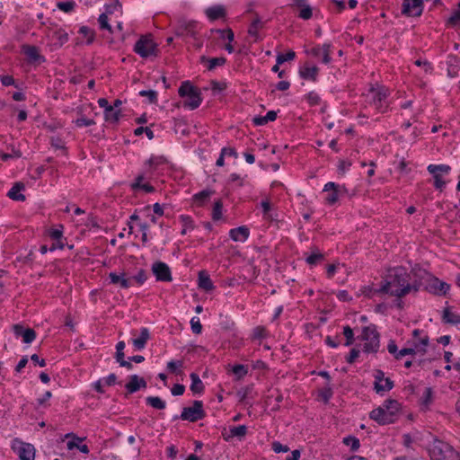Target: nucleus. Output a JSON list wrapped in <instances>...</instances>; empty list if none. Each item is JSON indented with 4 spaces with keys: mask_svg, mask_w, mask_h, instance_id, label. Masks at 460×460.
<instances>
[{
    "mask_svg": "<svg viewBox=\"0 0 460 460\" xmlns=\"http://www.w3.org/2000/svg\"><path fill=\"white\" fill-rule=\"evenodd\" d=\"M378 291L402 298L410 293V275L403 268H395L387 276Z\"/></svg>",
    "mask_w": 460,
    "mask_h": 460,
    "instance_id": "obj_1",
    "label": "nucleus"
},
{
    "mask_svg": "<svg viewBox=\"0 0 460 460\" xmlns=\"http://www.w3.org/2000/svg\"><path fill=\"white\" fill-rule=\"evenodd\" d=\"M400 415V403L394 399L385 400L383 404L369 413V418L379 425L394 423Z\"/></svg>",
    "mask_w": 460,
    "mask_h": 460,
    "instance_id": "obj_2",
    "label": "nucleus"
},
{
    "mask_svg": "<svg viewBox=\"0 0 460 460\" xmlns=\"http://www.w3.org/2000/svg\"><path fill=\"white\" fill-rule=\"evenodd\" d=\"M431 460H460V455L448 443L435 439L429 447Z\"/></svg>",
    "mask_w": 460,
    "mask_h": 460,
    "instance_id": "obj_3",
    "label": "nucleus"
},
{
    "mask_svg": "<svg viewBox=\"0 0 460 460\" xmlns=\"http://www.w3.org/2000/svg\"><path fill=\"white\" fill-rule=\"evenodd\" d=\"M418 276L424 279L425 287L424 289L430 294L438 296H445L450 289V285L445 281L440 280L437 277H434L426 270H420Z\"/></svg>",
    "mask_w": 460,
    "mask_h": 460,
    "instance_id": "obj_4",
    "label": "nucleus"
},
{
    "mask_svg": "<svg viewBox=\"0 0 460 460\" xmlns=\"http://www.w3.org/2000/svg\"><path fill=\"white\" fill-rule=\"evenodd\" d=\"M178 93L181 97L188 98L184 101L183 107L191 111L199 107L202 102L200 90L193 86L190 81H184L181 83L178 90Z\"/></svg>",
    "mask_w": 460,
    "mask_h": 460,
    "instance_id": "obj_5",
    "label": "nucleus"
},
{
    "mask_svg": "<svg viewBox=\"0 0 460 460\" xmlns=\"http://www.w3.org/2000/svg\"><path fill=\"white\" fill-rule=\"evenodd\" d=\"M388 94L389 91L385 86H371L366 95V102L374 106L378 112L384 113L388 109L386 102Z\"/></svg>",
    "mask_w": 460,
    "mask_h": 460,
    "instance_id": "obj_6",
    "label": "nucleus"
},
{
    "mask_svg": "<svg viewBox=\"0 0 460 460\" xmlns=\"http://www.w3.org/2000/svg\"><path fill=\"white\" fill-rule=\"evenodd\" d=\"M361 340L364 341L363 351L365 353L377 352L380 341L379 333L375 325L366 326L362 330Z\"/></svg>",
    "mask_w": 460,
    "mask_h": 460,
    "instance_id": "obj_7",
    "label": "nucleus"
},
{
    "mask_svg": "<svg viewBox=\"0 0 460 460\" xmlns=\"http://www.w3.org/2000/svg\"><path fill=\"white\" fill-rule=\"evenodd\" d=\"M134 51L143 58L157 56V44L150 35L141 36L134 46Z\"/></svg>",
    "mask_w": 460,
    "mask_h": 460,
    "instance_id": "obj_8",
    "label": "nucleus"
},
{
    "mask_svg": "<svg viewBox=\"0 0 460 460\" xmlns=\"http://www.w3.org/2000/svg\"><path fill=\"white\" fill-rule=\"evenodd\" d=\"M427 170L434 179L433 185L435 189L442 192L447 185V181L443 180V176L450 173L451 167L447 164H429Z\"/></svg>",
    "mask_w": 460,
    "mask_h": 460,
    "instance_id": "obj_9",
    "label": "nucleus"
},
{
    "mask_svg": "<svg viewBox=\"0 0 460 460\" xmlns=\"http://www.w3.org/2000/svg\"><path fill=\"white\" fill-rule=\"evenodd\" d=\"M206 416V412L203 409L202 401H194L192 406L184 407L181 413L180 418L182 420H188L190 422H196L198 420H203Z\"/></svg>",
    "mask_w": 460,
    "mask_h": 460,
    "instance_id": "obj_10",
    "label": "nucleus"
},
{
    "mask_svg": "<svg viewBox=\"0 0 460 460\" xmlns=\"http://www.w3.org/2000/svg\"><path fill=\"white\" fill-rule=\"evenodd\" d=\"M374 390L377 394L383 395L385 392H389L394 386V383L389 377L385 376V373L381 369H376L374 372Z\"/></svg>",
    "mask_w": 460,
    "mask_h": 460,
    "instance_id": "obj_11",
    "label": "nucleus"
},
{
    "mask_svg": "<svg viewBox=\"0 0 460 460\" xmlns=\"http://www.w3.org/2000/svg\"><path fill=\"white\" fill-rule=\"evenodd\" d=\"M423 11L422 0H403L402 13L409 17H419Z\"/></svg>",
    "mask_w": 460,
    "mask_h": 460,
    "instance_id": "obj_12",
    "label": "nucleus"
},
{
    "mask_svg": "<svg viewBox=\"0 0 460 460\" xmlns=\"http://www.w3.org/2000/svg\"><path fill=\"white\" fill-rule=\"evenodd\" d=\"M152 270L158 281L170 282L172 279L171 270L164 262H155L152 266Z\"/></svg>",
    "mask_w": 460,
    "mask_h": 460,
    "instance_id": "obj_13",
    "label": "nucleus"
},
{
    "mask_svg": "<svg viewBox=\"0 0 460 460\" xmlns=\"http://www.w3.org/2000/svg\"><path fill=\"white\" fill-rule=\"evenodd\" d=\"M290 6L299 10L297 16L302 20L307 21L313 16V8L308 0H292Z\"/></svg>",
    "mask_w": 460,
    "mask_h": 460,
    "instance_id": "obj_14",
    "label": "nucleus"
},
{
    "mask_svg": "<svg viewBox=\"0 0 460 460\" xmlns=\"http://www.w3.org/2000/svg\"><path fill=\"white\" fill-rule=\"evenodd\" d=\"M48 37L52 40L54 46L60 48L68 41V33L61 29L49 30Z\"/></svg>",
    "mask_w": 460,
    "mask_h": 460,
    "instance_id": "obj_15",
    "label": "nucleus"
},
{
    "mask_svg": "<svg viewBox=\"0 0 460 460\" xmlns=\"http://www.w3.org/2000/svg\"><path fill=\"white\" fill-rule=\"evenodd\" d=\"M13 330L16 337H22L24 343H31L36 338V332L33 329L24 328L21 324H14Z\"/></svg>",
    "mask_w": 460,
    "mask_h": 460,
    "instance_id": "obj_16",
    "label": "nucleus"
},
{
    "mask_svg": "<svg viewBox=\"0 0 460 460\" xmlns=\"http://www.w3.org/2000/svg\"><path fill=\"white\" fill-rule=\"evenodd\" d=\"M108 278L111 284L117 285L121 288H129L132 287V279L128 278L125 272H111Z\"/></svg>",
    "mask_w": 460,
    "mask_h": 460,
    "instance_id": "obj_17",
    "label": "nucleus"
},
{
    "mask_svg": "<svg viewBox=\"0 0 460 460\" xmlns=\"http://www.w3.org/2000/svg\"><path fill=\"white\" fill-rule=\"evenodd\" d=\"M22 51L31 63L41 64L46 61L45 58L40 54L39 49L32 45L22 46Z\"/></svg>",
    "mask_w": 460,
    "mask_h": 460,
    "instance_id": "obj_18",
    "label": "nucleus"
},
{
    "mask_svg": "<svg viewBox=\"0 0 460 460\" xmlns=\"http://www.w3.org/2000/svg\"><path fill=\"white\" fill-rule=\"evenodd\" d=\"M16 451L20 460H34L35 458V448L30 443L20 442Z\"/></svg>",
    "mask_w": 460,
    "mask_h": 460,
    "instance_id": "obj_19",
    "label": "nucleus"
},
{
    "mask_svg": "<svg viewBox=\"0 0 460 460\" xmlns=\"http://www.w3.org/2000/svg\"><path fill=\"white\" fill-rule=\"evenodd\" d=\"M197 22L194 21H182L181 22L177 33L182 36H190L195 38Z\"/></svg>",
    "mask_w": 460,
    "mask_h": 460,
    "instance_id": "obj_20",
    "label": "nucleus"
},
{
    "mask_svg": "<svg viewBox=\"0 0 460 460\" xmlns=\"http://www.w3.org/2000/svg\"><path fill=\"white\" fill-rule=\"evenodd\" d=\"M249 229L244 226L233 228L229 232L230 238L234 242H244L249 237Z\"/></svg>",
    "mask_w": 460,
    "mask_h": 460,
    "instance_id": "obj_21",
    "label": "nucleus"
},
{
    "mask_svg": "<svg viewBox=\"0 0 460 460\" xmlns=\"http://www.w3.org/2000/svg\"><path fill=\"white\" fill-rule=\"evenodd\" d=\"M150 339L149 330L146 327L141 328L138 338L133 339L132 343L137 350L145 349L147 341Z\"/></svg>",
    "mask_w": 460,
    "mask_h": 460,
    "instance_id": "obj_22",
    "label": "nucleus"
},
{
    "mask_svg": "<svg viewBox=\"0 0 460 460\" xmlns=\"http://www.w3.org/2000/svg\"><path fill=\"white\" fill-rule=\"evenodd\" d=\"M145 179L144 173L138 174L135 181L130 184V187L133 190H143L144 191L147 193H151L155 191V188L149 184V183H142L143 180Z\"/></svg>",
    "mask_w": 460,
    "mask_h": 460,
    "instance_id": "obj_23",
    "label": "nucleus"
},
{
    "mask_svg": "<svg viewBox=\"0 0 460 460\" xmlns=\"http://www.w3.org/2000/svg\"><path fill=\"white\" fill-rule=\"evenodd\" d=\"M200 63H208V70L212 71L217 66H224L226 63V58L225 57L207 58L206 56H201Z\"/></svg>",
    "mask_w": 460,
    "mask_h": 460,
    "instance_id": "obj_24",
    "label": "nucleus"
},
{
    "mask_svg": "<svg viewBox=\"0 0 460 460\" xmlns=\"http://www.w3.org/2000/svg\"><path fill=\"white\" fill-rule=\"evenodd\" d=\"M214 190H203L196 194L193 195L192 199L193 202L199 206L202 207L204 206L211 198V196L214 194Z\"/></svg>",
    "mask_w": 460,
    "mask_h": 460,
    "instance_id": "obj_25",
    "label": "nucleus"
},
{
    "mask_svg": "<svg viewBox=\"0 0 460 460\" xmlns=\"http://www.w3.org/2000/svg\"><path fill=\"white\" fill-rule=\"evenodd\" d=\"M24 188L25 186L23 183L16 182L8 191L7 196L13 200L24 201L26 198L23 194L21 193Z\"/></svg>",
    "mask_w": 460,
    "mask_h": 460,
    "instance_id": "obj_26",
    "label": "nucleus"
},
{
    "mask_svg": "<svg viewBox=\"0 0 460 460\" xmlns=\"http://www.w3.org/2000/svg\"><path fill=\"white\" fill-rule=\"evenodd\" d=\"M442 320L446 323L460 326V314L452 312L448 307L444 309Z\"/></svg>",
    "mask_w": 460,
    "mask_h": 460,
    "instance_id": "obj_27",
    "label": "nucleus"
},
{
    "mask_svg": "<svg viewBox=\"0 0 460 460\" xmlns=\"http://www.w3.org/2000/svg\"><path fill=\"white\" fill-rule=\"evenodd\" d=\"M206 14L209 20L216 21L226 16V9L222 5L211 6L206 10Z\"/></svg>",
    "mask_w": 460,
    "mask_h": 460,
    "instance_id": "obj_28",
    "label": "nucleus"
},
{
    "mask_svg": "<svg viewBox=\"0 0 460 460\" xmlns=\"http://www.w3.org/2000/svg\"><path fill=\"white\" fill-rule=\"evenodd\" d=\"M199 287L206 291H211L215 288L210 277L204 270H201L199 273Z\"/></svg>",
    "mask_w": 460,
    "mask_h": 460,
    "instance_id": "obj_29",
    "label": "nucleus"
},
{
    "mask_svg": "<svg viewBox=\"0 0 460 460\" xmlns=\"http://www.w3.org/2000/svg\"><path fill=\"white\" fill-rule=\"evenodd\" d=\"M318 71H319V69L315 66H311V67L305 66L300 69L299 75L303 79L312 80L313 82H315L317 79Z\"/></svg>",
    "mask_w": 460,
    "mask_h": 460,
    "instance_id": "obj_30",
    "label": "nucleus"
},
{
    "mask_svg": "<svg viewBox=\"0 0 460 460\" xmlns=\"http://www.w3.org/2000/svg\"><path fill=\"white\" fill-rule=\"evenodd\" d=\"M247 434V427L245 425L234 426L229 429V434L225 437V439L228 441L230 438L234 437L242 439Z\"/></svg>",
    "mask_w": 460,
    "mask_h": 460,
    "instance_id": "obj_31",
    "label": "nucleus"
},
{
    "mask_svg": "<svg viewBox=\"0 0 460 460\" xmlns=\"http://www.w3.org/2000/svg\"><path fill=\"white\" fill-rule=\"evenodd\" d=\"M190 377L191 379V385H190V390L193 394H202L204 391V385L199 378V375L196 373H191L190 375Z\"/></svg>",
    "mask_w": 460,
    "mask_h": 460,
    "instance_id": "obj_32",
    "label": "nucleus"
},
{
    "mask_svg": "<svg viewBox=\"0 0 460 460\" xmlns=\"http://www.w3.org/2000/svg\"><path fill=\"white\" fill-rule=\"evenodd\" d=\"M120 116V110H116L113 106H109V108L104 111V118L107 122L115 124L119 120Z\"/></svg>",
    "mask_w": 460,
    "mask_h": 460,
    "instance_id": "obj_33",
    "label": "nucleus"
},
{
    "mask_svg": "<svg viewBox=\"0 0 460 460\" xmlns=\"http://www.w3.org/2000/svg\"><path fill=\"white\" fill-rule=\"evenodd\" d=\"M324 260V254L322 253L318 249L313 251L308 256L305 258V261L313 266L322 262Z\"/></svg>",
    "mask_w": 460,
    "mask_h": 460,
    "instance_id": "obj_34",
    "label": "nucleus"
},
{
    "mask_svg": "<svg viewBox=\"0 0 460 460\" xmlns=\"http://www.w3.org/2000/svg\"><path fill=\"white\" fill-rule=\"evenodd\" d=\"M146 402L148 405L157 410H164L166 406L165 402L158 396H148Z\"/></svg>",
    "mask_w": 460,
    "mask_h": 460,
    "instance_id": "obj_35",
    "label": "nucleus"
},
{
    "mask_svg": "<svg viewBox=\"0 0 460 460\" xmlns=\"http://www.w3.org/2000/svg\"><path fill=\"white\" fill-rule=\"evenodd\" d=\"M183 367L182 360H171L167 363V370L170 373L175 375H181L182 373L181 368Z\"/></svg>",
    "mask_w": 460,
    "mask_h": 460,
    "instance_id": "obj_36",
    "label": "nucleus"
},
{
    "mask_svg": "<svg viewBox=\"0 0 460 460\" xmlns=\"http://www.w3.org/2000/svg\"><path fill=\"white\" fill-rule=\"evenodd\" d=\"M433 391L430 387H426L420 398L421 406L428 408L432 402Z\"/></svg>",
    "mask_w": 460,
    "mask_h": 460,
    "instance_id": "obj_37",
    "label": "nucleus"
},
{
    "mask_svg": "<svg viewBox=\"0 0 460 460\" xmlns=\"http://www.w3.org/2000/svg\"><path fill=\"white\" fill-rule=\"evenodd\" d=\"M137 380V375H132L129 376V381L125 385V387L128 394H134L138 391Z\"/></svg>",
    "mask_w": 460,
    "mask_h": 460,
    "instance_id": "obj_38",
    "label": "nucleus"
},
{
    "mask_svg": "<svg viewBox=\"0 0 460 460\" xmlns=\"http://www.w3.org/2000/svg\"><path fill=\"white\" fill-rule=\"evenodd\" d=\"M263 26L262 22L259 17H256L248 29L249 35L258 38V30Z\"/></svg>",
    "mask_w": 460,
    "mask_h": 460,
    "instance_id": "obj_39",
    "label": "nucleus"
},
{
    "mask_svg": "<svg viewBox=\"0 0 460 460\" xmlns=\"http://www.w3.org/2000/svg\"><path fill=\"white\" fill-rule=\"evenodd\" d=\"M223 202L221 199L215 201L212 210V219L217 221L222 217Z\"/></svg>",
    "mask_w": 460,
    "mask_h": 460,
    "instance_id": "obj_40",
    "label": "nucleus"
},
{
    "mask_svg": "<svg viewBox=\"0 0 460 460\" xmlns=\"http://www.w3.org/2000/svg\"><path fill=\"white\" fill-rule=\"evenodd\" d=\"M343 443L349 447L352 451H356L359 448V439L353 436H348L343 438Z\"/></svg>",
    "mask_w": 460,
    "mask_h": 460,
    "instance_id": "obj_41",
    "label": "nucleus"
},
{
    "mask_svg": "<svg viewBox=\"0 0 460 460\" xmlns=\"http://www.w3.org/2000/svg\"><path fill=\"white\" fill-rule=\"evenodd\" d=\"M331 49H332V44L330 43H324L323 45V50H322V62L325 65H328L331 63L332 61V58H331Z\"/></svg>",
    "mask_w": 460,
    "mask_h": 460,
    "instance_id": "obj_42",
    "label": "nucleus"
},
{
    "mask_svg": "<svg viewBox=\"0 0 460 460\" xmlns=\"http://www.w3.org/2000/svg\"><path fill=\"white\" fill-rule=\"evenodd\" d=\"M79 33L87 39L86 43L91 44L94 40V31L87 26H82L79 29Z\"/></svg>",
    "mask_w": 460,
    "mask_h": 460,
    "instance_id": "obj_43",
    "label": "nucleus"
},
{
    "mask_svg": "<svg viewBox=\"0 0 460 460\" xmlns=\"http://www.w3.org/2000/svg\"><path fill=\"white\" fill-rule=\"evenodd\" d=\"M332 394H333V392H332V389L329 383L320 391V394H319L320 397L325 403L329 402Z\"/></svg>",
    "mask_w": 460,
    "mask_h": 460,
    "instance_id": "obj_44",
    "label": "nucleus"
},
{
    "mask_svg": "<svg viewBox=\"0 0 460 460\" xmlns=\"http://www.w3.org/2000/svg\"><path fill=\"white\" fill-rule=\"evenodd\" d=\"M268 335L267 330L264 326H256L252 331V339L253 340H262L266 338Z\"/></svg>",
    "mask_w": 460,
    "mask_h": 460,
    "instance_id": "obj_45",
    "label": "nucleus"
},
{
    "mask_svg": "<svg viewBox=\"0 0 460 460\" xmlns=\"http://www.w3.org/2000/svg\"><path fill=\"white\" fill-rule=\"evenodd\" d=\"M330 191L331 192L327 195V197L325 198V200L329 205H333L341 198L340 197L341 190H336V188H331Z\"/></svg>",
    "mask_w": 460,
    "mask_h": 460,
    "instance_id": "obj_46",
    "label": "nucleus"
},
{
    "mask_svg": "<svg viewBox=\"0 0 460 460\" xmlns=\"http://www.w3.org/2000/svg\"><path fill=\"white\" fill-rule=\"evenodd\" d=\"M122 5L119 0H113L111 4L105 5V13L107 15L111 14L114 12L121 11Z\"/></svg>",
    "mask_w": 460,
    "mask_h": 460,
    "instance_id": "obj_47",
    "label": "nucleus"
},
{
    "mask_svg": "<svg viewBox=\"0 0 460 460\" xmlns=\"http://www.w3.org/2000/svg\"><path fill=\"white\" fill-rule=\"evenodd\" d=\"M343 335L346 338L345 346H350L354 343V332L350 326L346 325L343 327Z\"/></svg>",
    "mask_w": 460,
    "mask_h": 460,
    "instance_id": "obj_48",
    "label": "nucleus"
},
{
    "mask_svg": "<svg viewBox=\"0 0 460 460\" xmlns=\"http://www.w3.org/2000/svg\"><path fill=\"white\" fill-rule=\"evenodd\" d=\"M296 58V53L293 50H288L286 54H279L277 56V63L283 64L286 61H291Z\"/></svg>",
    "mask_w": 460,
    "mask_h": 460,
    "instance_id": "obj_49",
    "label": "nucleus"
},
{
    "mask_svg": "<svg viewBox=\"0 0 460 460\" xmlns=\"http://www.w3.org/2000/svg\"><path fill=\"white\" fill-rule=\"evenodd\" d=\"M261 207L262 208L263 217L266 219H272L271 211V204L268 199L262 200L261 202Z\"/></svg>",
    "mask_w": 460,
    "mask_h": 460,
    "instance_id": "obj_50",
    "label": "nucleus"
},
{
    "mask_svg": "<svg viewBox=\"0 0 460 460\" xmlns=\"http://www.w3.org/2000/svg\"><path fill=\"white\" fill-rule=\"evenodd\" d=\"M418 273H419V270L414 273L416 278H418V280L416 279L412 283L410 282V292H411V291L417 292L420 290V288L421 287H423V288L425 287L424 279H420L418 276Z\"/></svg>",
    "mask_w": 460,
    "mask_h": 460,
    "instance_id": "obj_51",
    "label": "nucleus"
},
{
    "mask_svg": "<svg viewBox=\"0 0 460 460\" xmlns=\"http://www.w3.org/2000/svg\"><path fill=\"white\" fill-rule=\"evenodd\" d=\"M139 95L147 97L150 103L157 102V93L154 90H142L139 92Z\"/></svg>",
    "mask_w": 460,
    "mask_h": 460,
    "instance_id": "obj_52",
    "label": "nucleus"
},
{
    "mask_svg": "<svg viewBox=\"0 0 460 460\" xmlns=\"http://www.w3.org/2000/svg\"><path fill=\"white\" fill-rule=\"evenodd\" d=\"M378 289L379 288H375L371 286H367L362 288V294L368 298H373L375 296L379 294H385L382 291H378Z\"/></svg>",
    "mask_w": 460,
    "mask_h": 460,
    "instance_id": "obj_53",
    "label": "nucleus"
},
{
    "mask_svg": "<svg viewBox=\"0 0 460 460\" xmlns=\"http://www.w3.org/2000/svg\"><path fill=\"white\" fill-rule=\"evenodd\" d=\"M331 188H336V190H341L340 191V197H343L347 193V190L344 186L336 184L332 181L327 182L323 187V191H330Z\"/></svg>",
    "mask_w": 460,
    "mask_h": 460,
    "instance_id": "obj_54",
    "label": "nucleus"
},
{
    "mask_svg": "<svg viewBox=\"0 0 460 460\" xmlns=\"http://www.w3.org/2000/svg\"><path fill=\"white\" fill-rule=\"evenodd\" d=\"M191 331L195 334H200L202 332V325L199 317L194 316L190 320Z\"/></svg>",
    "mask_w": 460,
    "mask_h": 460,
    "instance_id": "obj_55",
    "label": "nucleus"
},
{
    "mask_svg": "<svg viewBox=\"0 0 460 460\" xmlns=\"http://www.w3.org/2000/svg\"><path fill=\"white\" fill-rule=\"evenodd\" d=\"M215 31L219 34L221 39H226L230 42H232L234 39V31L231 29H217Z\"/></svg>",
    "mask_w": 460,
    "mask_h": 460,
    "instance_id": "obj_56",
    "label": "nucleus"
},
{
    "mask_svg": "<svg viewBox=\"0 0 460 460\" xmlns=\"http://www.w3.org/2000/svg\"><path fill=\"white\" fill-rule=\"evenodd\" d=\"M136 136H141L146 134L149 140L153 139L155 135L154 132L148 127H138L134 130Z\"/></svg>",
    "mask_w": 460,
    "mask_h": 460,
    "instance_id": "obj_57",
    "label": "nucleus"
},
{
    "mask_svg": "<svg viewBox=\"0 0 460 460\" xmlns=\"http://www.w3.org/2000/svg\"><path fill=\"white\" fill-rule=\"evenodd\" d=\"M57 6L59 10L68 13L74 10L75 6V3L74 1H67V2H58L57 4Z\"/></svg>",
    "mask_w": 460,
    "mask_h": 460,
    "instance_id": "obj_58",
    "label": "nucleus"
},
{
    "mask_svg": "<svg viewBox=\"0 0 460 460\" xmlns=\"http://www.w3.org/2000/svg\"><path fill=\"white\" fill-rule=\"evenodd\" d=\"M98 22L100 23L101 29L107 30L111 33H112V29H111V26L109 24L108 15L106 13L100 14V16L98 18Z\"/></svg>",
    "mask_w": 460,
    "mask_h": 460,
    "instance_id": "obj_59",
    "label": "nucleus"
},
{
    "mask_svg": "<svg viewBox=\"0 0 460 460\" xmlns=\"http://www.w3.org/2000/svg\"><path fill=\"white\" fill-rule=\"evenodd\" d=\"M74 123L75 124L76 127L83 128V127H90L92 125H94L95 121L92 119L81 117V118L76 119L74 121Z\"/></svg>",
    "mask_w": 460,
    "mask_h": 460,
    "instance_id": "obj_60",
    "label": "nucleus"
},
{
    "mask_svg": "<svg viewBox=\"0 0 460 460\" xmlns=\"http://www.w3.org/2000/svg\"><path fill=\"white\" fill-rule=\"evenodd\" d=\"M66 438H73V440H70L67 442V448L69 450H72L74 448H77L78 449V447L80 446V444L78 442L82 441V438L76 437L75 434L73 433H68L66 435Z\"/></svg>",
    "mask_w": 460,
    "mask_h": 460,
    "instance_id": "obj_61",
    "label": "nucleus"
},
{
    "mask_svg": "<svg viewBox=\"0 0 460 460\" xmlns=\"http://www.w3.org/2000/svg\"><path fill=\"white\" fill-rule=\"evenodd\" d=\"M22 156V153L20 150H16L14 148H12V153H4L0 152V157L3 161H7L11 158H20Z\"/></svg>",
    "mask_w": 460,
    "mask_h": 460,
    "instance_id": "obj_62",
    "label": "nucleus"
},
{
    "mask_svg": "<svg viewBox=\"0 0 460 460\" xmlns=\"http://www.w3.org/2000/svg\"><path fill=\"white\" fill-rule=\"evenodd\" d=\"M271 448L275 453H287L289 451V447L288 446L282 445L279 441L272 442Z\"/></svg>",
    "mask_w": 460,
    "mask_h": 460,
    "instance_id": "obj_63",
    "label": "nucleus"
},
{
    "mask_svg": "<svg viewBox=\"0 0 460 460\" xmlns=\"http://www.w3.org/2000/svg\"><path fill=\"white\" fill-rule=\"evenodd\" d=\"M305 98L312 106L319 104L321 101L320 96L314 92H310Z\"/></svg>",
    "mask_w": 460,
    "mask_h": 460,
    "instance_id": "obj_64",
    "label": "nucleus"
}]
</instances>
